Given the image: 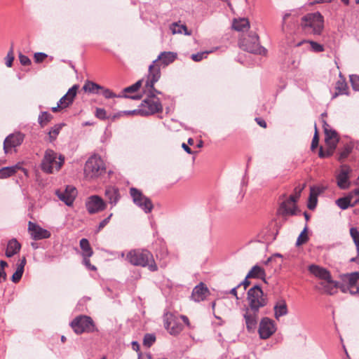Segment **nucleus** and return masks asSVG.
<instances>
[{
	"label": "nucleus",
	"mask_w": 359,
	"mask_h": 359,
	"mask_svg": "<svg viewBox=\"0 0 359 359\" xmlns=\"http://www.w3.org/2000/svg\"><path fill=\"white\" fill-rule=\"evenodd\" d=\"M25 139V135L20 132L8 135L4 141V151L8 154L13 148L22 144Z\"/></svg>",
	"instance_id": "2eb2a0df"
},
{
	"label": "nucleus",
	"mask_w": 359,
	"mask_h": 359,
	"mask_svg": "<svg viewBox=\"0 0 359 359\" xmlns=\"http://www.w3.org/2000/svg\"><path fill=\"white\" fill-rule=\"evenodd\" d=\"M320 285L323 287L325 292L331 295L335 292L337 287H340L339 283L336 281H334L332 283H327V282L324 281Z\"/></svg>",
	"instance_id": "37998d69"
},
{
	"label": "nucleus",
	"mask_w": 359,
	"mask_h": 359,
	"mask_svg": "<svg viewBox=\"0 0 359 359\" xmlns=\"http://www.w3.org/2000/svg\"><path fill=\"white\" fill-rule=\"evenodd\" d=\"M126 259L132 265L147 266L151 271H156L158 269L153 255L147 250H132L128 252Z\"/></svg>",
	"instance_id": "f03ea898"
},
{
	"label": "nucleus",
	"mask_w": 359,
	"mask_h": 359,
	"mask_svg": "<svg viewBox=\"0 0 359 359\" xmlns=\"http://www.w3.org/2000/svg\"><path fill=\"white\" fill-rule=\"evenodd\" d=\"M332 151H330V150H326V151H324L322 147L320 148V150H319V156L320 158H326V157H329L332 155Z\"/></svg>",
	"instance_id": "e2e57ef3"
},
{
	"label": "nucleus",
	"mask_w": 359,
	"mask_h": 359,
	"mask_svg": "<svg viewBox=\"0 0 359 359\" xmlns=\"http://www.w3.org/2000/svg\"><path fill=\"white\" fill-rule=\"evenodd\" d=\"M95 116L101 120H105V119L110 118V116H107L106 110L102 108H97L96 109Z\"/></svg>",
	"instance_id": "864d4df0"
},
{
	"label": "nucleus",
	"mask_w": 359,
	"mask_h": 359,
	"mask_svg": "<svg viewBox=\"0 0 359 359\" xmlns=\"http://www.w3.org/2000/svg\"><path fill=\"white\" fill-rule=\"evenodd\" d=\"M315 129H316V132L313 135L312 142H311V149L312 150H313L314 149H316L318 147V140H319L316 126H315Z\"/></svg>",
	"instance_id": "4d7b16f0"
},
{
	"label": "nucleus",
	"mask_w": 359,
	"mask_h": 359,
	"mask_svg": "<svg viewBox=\"0 0 359 359\" xmlns=\"http://www.w3.org/2000/svg\"><path fill=\"white\" fill-rule=\"evenodd\" d=\"M243 318L245 321L247 330L249 332H253L257 325L258 312L251 311L250 309L246 308Z\"/></svg>",
	"instance_id": "6ab92c4d"
},
{
	"label": "nucleus",
	"mask_w": 359,
	"mask_h": 359,
	"mask_svg": "<svg viewBox=\"0 0 359 359\" xmlns=\"http://www.w3.org/2000/svg\"><path fill=\"white\" fill-rule=\"evenodd\" d=\"M300 25L306 34L320 36L324 29V18L319 12L309 13L302 18Z\"/></svg>",
	"instance_id": "f257e3e1"
},
{
	"label": "nucleus",
	"mask_w": 359,
	"mask_h": 359,
	"mask_svg": "<svg viewBox=\"0 0 359 359\" xmlns=\"http://www.w3.org/2000/svg\"><path fill=\"white\" fill-rule=\"evenodd\" d=\"M177 57V53L173 52H162L159 54L158 57L155 60L158 63L160 61L164 66H168Z\"/></svg>",
	"instance_id": "cd10ccee"
},
{
	"label": "nucleus",
	"mask_w": 359,
	"mask_h": 359,
	"mask_svg": "<svg viewBox=\"0 0 359 359\" xmlns=\"http://www.w3.org/2000/svg\"><path fill=\"white\" fill-rule=\"evenodd\" d=\"M27 260L25 257H23L21 259H20L17 266L16 271L11 277L12 282L17 283L20 280L24 273V269Z\"/></svg>",
	"instance_id": "bb28decb"
},
{
	"label": "nucleus",
	"mask_w": 359,
	"mask_h": 359,
	"mask_svg": "<svg viewBox=\"0 0 359 359\" xmlns=\"http://www.w3.org/2000/svg\"><path fill=\"white\" fill-rule=\"evenodd\" d=\"M101 90H102V92L100 93L107 99L114 98V97H125V98H130L132 100H139L140 98V97L137 96V95H128L126 94L117 95L114 93H113L111 90H109V88H104V87L102 89H101Z\"/></svg>",
	"instance_id": "7c9ffc66"
},
{
	"label": "nucleus",
	"mask_w": 359,
	"mask_h": 359,
	"mask_svg": "<svg viewBox=\"0 0 359 359\" xmlns=\"http://www.w3.org/2000/svg\"><path fill=\"white\" fill-rule=\"evenodd\" d=\"M20 248V243L15 238L11 239L8 243L6 256L7 257H12L13 255L19 252Z\"/></svg>",
	"instance_id": "c85d7f7f"
},
{
	"label": "nucleus",
	"mask_w": 359,
	"mask_h": 359,
	"mask_svg": "<svg viewBox=\"0 0 359 359\" xmlns=\"http://www.w3.org/2000/svg\"><path fill=\"white\" fill-rule=\"evenodd\" d=\"M304 43L309 44L311 50L315 52V53H320V52L324 51L323 46L320 44V43H317V42H316V41H313L302 40V41L298 42L296 44V46H297V47L301 46H302Z\"/></svg>",
	"instance_id": "f704fd0d"
},
{
	"label": "nucleus",
	"mask_w": 359,
	"mask_h": 359,
	"mask_svg": "<svg viewBox=\"0 0 359 359\" xmlns=\"http://www.w3.org/2000/svg\"><path fill=\"white\" fill-rule=\"evenodd\" d=\"M307 230H308V228H307V226H306L304 228V229L302 230V231L300 233V234L299 235V236L297 239V241H296L297 246L302 245L306 243L309 241Z\"/></svg>",
	"instance_id": "49530a36"
},
{
	"label": "nucleus",
	"mask_w": 359,
	"mask_h": 359,
	"mask_svg": "<svg viewBox=\"0 0 359 359\" xmlns=\"http://www.w3.org/2000/svg\"><path fill=\"white\" fill-rule=\"evenodd\" d=\"M350 234L355 245L357 252H359V231L356 228L351 227L350 229Z\"/></svg>",
	"instance_id": "de8ad7c7"
},
{
	"label": "nucleus",
	"mask_w": 359,
	"mask_h": 359,
	"mask_svg": "<svg viewBox=\"0 0 359 359\" xmlns=\"http://www.w3.org/2000/svg\"><path fill=\"white\" fill-rule=\"evenodd\" d=\"M340 79L336 83L335 89L337 92L332 95V99L337 97L339 95H348L347 83L344 78L341 77V73L339 74Z\"/></svg>",
	"instance_id": "c756f323"
},
{
	"label": "nucleus",
	"mask_w": 359,
	"mask_h": 359,
	"mask_svg": "<svg viewBox=\"0 0 359 359\" xmlns=\"http://www.w3.org/2000/svg\"><path fill=\"white\" fill-rule=\"evenodd\" d=\"M123 115H125L124 114V111H118L111 116H110V119L111 121H115L116 119L117 118H119L120 117H121Z\"/></svg>",
	"instance_id": "69168bd1"
},
{
	"label": "nucleus",
	"mask_w": 359,
	"mask_h": 359,
	"mask_svg": "<svg viewBox=\"0 0 359 359\" xmlns=\"http://www.w3.org/2000/svg\"><path fill=\"white\" fill-rule=\"evenodd\" d=\"M124 114L128 116H134V115H140L142 116V112L140 107L134 110H126L124 111Z\"/></svg>",
	"instance_id": "052dcab7"
},
{
	"label": "nucleus",
	"mask_w": 359,
	"mask_h": 359,
	"mask_svg": "<svg viewBox=\"0 0 359 359\" xmlns=\"http://www.w3.org/2000/svg\"><path fill=\"white\" fill-rule=\"evenodd\" d=\"M65 126V123H58L55 124L53 127H52L48 132V137L50 142H53L57 139V135L60 133L62 127Z\"/></svg>",
	"instance_id": "ea45409f"
},
{
	"label": "nucleus",
	"mask_w": 359,
	"mask_h": 359,
	"mask_svg": "<svg viewBox=\"0 0 359 359\" xmlns=\"http://www.w3.org/2000/svg\"><path fill=\"white\" fill-rule=\"evenodd\" d=\"M19 166L18 165L13 166L4 167L0 169V179H6L14 175Z\"/></svg>",
	"instance_id": "c9c22d12"
},
{
	"label": "nucleus",
	"mask_w": 359,
	"mask_h": 359,
	"mask_svg": "<svg viewBox=\"0 0 359 359\" xmlns=\"http://www.w3.org/2000/svg\"><path fill=\"white\" fill-rule=\"evenodd\" d=\"M359 280V271L353 272L344 275V281L347 283L350 294L354 295L359 293V288L355 286Z\"/></svg>",
	"instance_id": "aec40b11"
},
{
	"label": "nucleus",
	"mask_w": 359,
	"mask_h": 359,
	"mask_svg": "<svg viewBox=\"0 0 359 359\" xmlns=\"http://www.w3.org/2000/svg\"><path fill=\"white\" fill-rule=\"evenodd\" d=\"M350 81L353 90L359 91V75H351Z\"/></svg>",
	"instance_id": "5fc2aeb1"
},
{
	"label": "nucleus",
	"mask_w": 359,
	"mask_h": 359,
	"mask_svg": "<svg viewBox=\"0 0 359 359\" xmlns=\"http://www.w3.org/2000/svg\"><path fill=\"white\" fill-rule=\"evenodd\" d=\"M163 325L170 334L178 335L183 330V325L178 316L167 312L163 315Z\"/></svg>",
	"instance_id": "1a4fd4ad"
},
{
	"label": "nucleus",
	"mask_w": 359,
	"mask_h": 359,
	"mask_svg": "<svg viewBox=\"0 0 359 359\" xmlns=\"http://www.w3.org/2000/svg\"><path fill=\"white\" fill-rule=\"evenodd\" d=\"M104 196L108 202L114 206L120 199V194L118 188L112 186L107 187L104 191Z\"/></svg>",
	"instance_id": "5701e85b"
},
{
	"label": "nucleus",
	"mask_w": 359,
	"mask_h": 359,
	"mask_svg": "<svg viewBox=\"0 0 359 359\" xmlns=\"http://www.w3.org/2000/svg\"><path fill=\"white\" fill-rule=\"evenodd\" d=\"M55 194L66 205L72 206L77 196V191L74 187L67 185L65 190H56Z\"/></svg>",
	"instance_id": "4468645a"
},
{
	"label": "nucleus",
	"mask_w": 359,
	"mask_h": 359,
	"mask_svg": "<svg viewBox=\"0 0 359 359\" xmlns=\"http://www.w3.org/2000/svg\"><path fill=\"white\" fill-rule=\"evenodd\" d=\"M161 68L156 60H154L149 67L147 79L145 83L155 84L161 78Z\"/></svg>",
	"instance_id": "4be33fe9"
},
{
	"label": "nucleus",
	"mask_w": 359,
	"mask_h": 359,
	"mask_svg": "<svg viewBox=\"0 0 359 359\" xmlns=\"http://www.w3.org/2000/svg\"><path fill=\"white\" fill-rule=\"evenodd\" d=\"M7 279V275L4 269H0V282H4Z\"/></svg>",
	"instance_id": "338daca9"
},
{
	"label": "nucleus",
	"mask_w": 359,
	"mask_h": 359,
	"mask_svg": "<svg viewBox=\"0 0 359 359\" xmlns=\"http://www.w3.org/2000/svg\"><path fill=\"white\" fill-rule=\"evenodd\" d=\"M28 230L34 240H41L50 237V233L48 230L41 228L40 226L29 222Z\"/></svg>",
	"instance_id": "a211bd4d"
},
{
	"label": "nucleus",
	"mask_w": 359,
	"mask_h": 359,
	"mask_svg": "<svg viewBox=\"0 0 359 359\" xmlns=\"http://www.w3.org/2000/svg\"><path fill=\"white\" fill-rule=\"evenodd\" d=\"M353 147L349 144L345 145L343 149L339 152L338 161H344L351 153Z\"/></svg>",
	"instance_id": "a18cd8bd"
},
{
	"label": "nucleus",
	"mask_w": 359,
	"mask_h": 359,
	"mask_svg": "<svg viewBox=\"0 0 359 359\" xmlns=\"http://www.w3.org/2000/svg\"><path fill=\"white\" fill-rule=\"evenodd\" d=\"M14 58L15 57L13 55V45L12 43L11 49L8 51V53L6 55V65L8 67H11L12 66Z\"/></svg>",
	"instance_id": "603ef678"
},
{
	"label": "nucleus",
	"mask_w": 359,
	"mask_h": 359,
	"mask_svg": "<svg viewBox=\"0 0 359 359\" xmlns=\"http://www.w3.org/2000/svg\"><path fill=\"white\" fill-rule=\"evenodd\" d=\"M208 293V287L204 285V283H201L194 288L191 294V298L194 302H199L204 300Z\"/></svg>",
	"instance_id": "b1692460"
},
{
	"label": "nucleus",
	"mask_w": 359,
	"mask_h": 359,
	"mask_svg": "<svg viewBox=\"0 0 359 359\" xmlns=\"http://www.w3.org/2000/svg\"><path fill=\"white\" fill-rule=\"evenodd\" d=\"M103 88V86L90 81H87L83 86L85 92L98 95L100 94V90Z\"/></svg>",
	"instance_id": "2f4dec72"
},
{
	"label": "nucleus",
	"mask_w": 359,
	"mask_h": 359,
	"mask_svg": "<svg viewBox=\"0 0 359 359\" xmlns=\"http://www.w3.org/2000/svg\"><path fill=\"white\" fill-rule=\"evenodd\" d=\"M156 341V336L154 334H146L143 339V344L145 346L150 347Z\"/></svg>",
	"instance_id": "8fccbe9b"
},
{
	"label": "nucleus",
	"mask_w": 359,
	"mask_h": 359,
	"mask_svg": "<svg viewBox=\"0 0 359 359\" xmlns=\"http://www.w3.org/2000/svg\"><path fill=\"white\" fill-rule=\"evenodd\" d=\"M106 207V203L97 195L89 196L86 201V210L91 215L105 210Z\"/></svg>",
	"instance_id": "ddd939ff"
},
{
	"label": "nucleus",
	"mask_w": 359,
	"mask_h": 359,
	"mask_svg": "<svg viewBox=\"0 0 359 359\" xmlns=\"http://www.w3.org/2000/svg\"><path fill=\"white\" fill-rule=\"evenodd\" d=\"M335 203L340 209L343 210H346L348 208L354 207L352 204V202H351L348 199V197L346 196L337 199Z\"/></svg>",
	"instance_id": "79ce46f5"
},
{
	"label": "nucleus",
	"mask_w": 359,
	"mask_h": 359,
	"mask_svg": "<svg viewBox=\"0 0 359 359\" xmlns=\"http://www.w3.org/2000/svg\"><path fill=\"white\" fill-rule=\"evenodd\" d=\"M83 257V264L86 266V268H88V269H90L91 271H95L96 270V267L94 265H92L90 264V259H89V258L90 257L84 256Z\"/></svg>",
	"instance_id": "6e6d98bb"
},
{
	"label": "nucleus",
	"mask_w": 359,
	"mask_h": 359,
	"mask_svg": "<svg viewBox=\"0 0 359 359\" xmlns=\"http://www.w3.org/2000/svg\"><path fill=\"white\" fill-rule=\"evenodd\" d=\"M46 57L47 55L44 53H36L34 54V60L36 62L39 63L41 62Z\"/></svg>",
	"instance_id": "bf43d9fd"
},
{
	"label": "nucleus",
	"mask_w": 359,
	"mask_h": 359,
	"mask_svg": "<svg viewBox=\"0 0 359 359\" xmlns=\"http://www.w3.org/2000/svg\"><path fill=\"white\" fill-rule=\"evenodd\" d=\"M354 176L353 168L346 164L341 165L335 176L337 187L341 190L348 189L352 185L351 179Z\"/></svg>",
	"instance_id": "6e6552de"
},
{
	"label": "nucleus",
	"mask_w": 359,
	"mask_h": 359,
	"mask_svg": "<svg viewBox=\"0 0 359 359\" xmlns=\"http://www.w3.org/2000/svg\"><path fill=\"white\" fill-rule=\"evenodd\" d=\"M19 60H20V63L22 65H29L31 64V60L30 59L26 56V55H22V53H20L19 55Z\"/></svg>",
	"instance_id": "13d9d810"
},
{
	"label": "nucleus",
	"mask_w": 359,
	"mask_h": 359,
	"mask_svg": "<svg viewBox=\"0 0 359 359\" xmlns=\"http://www.w3.org/2000/svg\"><path fill=\"white\" fill-rule=\"evenodd\" d=\"M239 46L245 51L259 55H264L266 48L260 46L259 36L256 33H250L247 36L241 39Z\"/></svg>",
	"instance_id": "0eeeda50"
},
{
	"label": "nucleus",
	"mask_w": 359,
	"mask_h": 359,
	"mask_svg": "<svg viewBox=\"0 0 359 359\" xmlns=\"http://www.w3.org/2000/svg\"><path fill=\"white\" fill-rule=\"evenodd\" d=\"M323 191L324 188L320 187H311L310 188V192L316 194L317 196L321 193H323Z\"/></svg>",
	"instance_id": "0e129e2a"
},
{
	"label": "nucleus",
	"mask_w": 359,
	"mask_h": 359,
	"mask_svg": "<svg viewBox=\"0 0 359 359\" xmlns=\"http://www.w3.org/2000/svg\"><path fill=\"white\" fill-rule=\"evenodd\" d=\"M144 93L147 97L158 99L156 95H161L162 93L154 88V84L145 83L144 84Z\"/></svg>",
	"instance_id": "4c0bfd02"
},
{
	"label": "nucleus",
	"mask_w": 359,
	"mask_h": 359,
	"mask_svg": "<svg viewBox=\"0 0 359 359\" xmlns=\"http://www.w3.org/2000/svg\"><path fill=\"white\" fill-rule=\"evenodd\" d=\"M276 325L273 320L264 317L259 325L258 333L260 339H267L271 337L276 331Z\"/></svg>",
	"instance_id": "f8f14e48"
},
{
	"label": "nucleus",
	"mask_w": 359,
	"mask_h": 359,
	"mask_svg": "<svg viewBox=\"0 0 359 359\" xmlns=\"http://www.w3.org/2000/svg\"><path fill=\"white\" fill-rule=\"evenodd\" d=\"M318 202V196L314 193H311L309 194V202L307 204V207L309 210H314L316 207Z\"/></svg>",
	"instance_id": "09e8293b"
},
{
	"label": "nucleus",
	"mask_w": 359,
	"mask_h": 359,
	"mask_svg": "<svg viewBox=\"0 0 359 359\" xmlns=\"http://www.w3.org/2000/svg\"><path fill=\"white\" fill-rule=\"evenodd\" d=\"M170 29L173 34L182 33L187 36H190L191 34V32L188 30L185 25H179L177 22H173L170 25Z\"/></svg>",
	"instance_id": "72a5a7b5"
},
{
	"label": "nucleus",
	"mask_w": 359,
	"mask_h": 359,
	"mask_svg": "<svg viewBox=\"0 0 359 359\" xmlns=\"http://www.w3.org/2000/svg\"><path fill=\"white\" fill-rule=\"evenodd\" d=\"M80 247L83 251L82 255L83 257H91L93 254V251L92 248L90 247V245L89 243V241L86 238H82L80 240L79 242Z\"/></svg>",
	"instance_id": "e433bc0d"
},
{
	"label": "nucleus",
	"mask_w": 359,
	"mask_h": 359,
	"mask_svg": "<svg viewBox=\"0 0 359 359\" xmlns=\"http://www.w3.org/2000/svg\"><path fill=\"white\" fill-rule=\"evenodd\" d=\"M309 271L314 276L322 280L327 282V283H334L330 271L323 267L316 264H311L309 266Z\"/></svg>",
	"instance_id": "f3484780"
},
{
	"label": "nucleus",
	"mask_w": 359,
	"mask_h": 359,
	"mask_svg": "<svg viewBox=\"0 0 359 359\" xmlns=\"http://www.w3.org/2000/svg\"><path fill=\"white\" fill-rule=\"evenodd\" d=\"M52 149H47L45 151L43 158L41 162V170L46 173H53L54 171H58L65 162V157L62 155L58 156Z\"/></svg>",
	"instance_id": "20e7f679"
},
{
	"label": "nucleus",
	"mask_w": 359,
	"mask_h": 359,
	"mask_svg": "<svg viewBox=\"0 0 359 359\" xmlns=\"http://www.w3.org/2000/svg\"><path fill=\"white\" fill-rule=\"evenodd\" d=\"M232 27L235 30L242 32L250 27V22L246 18L235 19L233 22Z\"/></svg>",
	"instance_id": "473e14b6"
},
{
	"label": "nucleus",
	"mask_w": 359,
	"mask_h": 359,
	"mask_svg": "<svg viewBox=\"0 0 359 359\" xmlns=\"http://www.w3.org/2000/svg\"><path fill=\"white\" fill-rule=\"evenodd\" d=\"M273 311L274 317L276 320L286 316L288 313V309L285 300L283 299L278 300L273 306Z\"/></svg>",
	"instance_id": "393cba45"
},
{
	"label": "nucleus",
	"mask_w": 359,
	"mask_h": 359,
	"mask_svg": "<svg viewBox=\"0 0 359 359\" xmlns=\"http://www.w3.org/2000/svg\"><path fill=\"white\" fill-rule=\"evenodd\" d=\"M106 170L104 161L97 155L91 156L86 162L84 175L88 179L96 178Z\"/></svg>",
	"instance_id": "423d86ee"
},
{
	"label": "nucleus",
	"mask_w": 359,
	"mask_h": 359,
	"mask_svg": "<svg viewBox=\"0 0 359 359\" xmlns=\"http://www.w3.org/2000/svg\"><path fill=\"white\" fill-rule=\"evenodd\" d=\"M78 88V85H74L68 90L67 93L60 99L57 102L59 103V105H61L62 109H65L73 103L76 95Z\"/></svg>",
	"instance_id": "412c9836"
},
{
	"label": "nucleus",
	"mask_w": 359,
	"mask_h": 359,
	"mask_svg": "<svg viewBox=\"0 0 359 359\" xmlns=\"http://www.w3.org/2000/svg\"><path fill=\"white\" fill-rule=\"evenodd\" d=\"M348 199L352 202L353 206L359 203V188H355L351 191H349L346 195Z\"/></svg>",
	"instance_id": "c03bdc74"
},
{
	"label": "nucleus",
	"mask_w": 359,
	"mask_h": 359,
	"mask_svg": "<svg viewBox=\"0 0 359 359\" xmlns=\"http://www.w3.org/2000/svg\"><path fill=\"white\" fill-rule=\"evenodd\" d=\"M265 270L258 265H255L247 274V278H259L266 283Z\"/></svg>",
	"instance_id": "a878e982"
},
{
	"label": "nucleus",
	"mask_w": 359,
	"mask_h": 359,
	"mask_svg": "<svg viewBox=\"0 0 359 359\" xmlns=\"http://www.w3.org/2000/svg\"><path fill=\"white\" fill-rule=\"evenodd\" d=\"M53 116L48 111H41L38 117V122L41 127L46 126L52 119Z\"/></svg>",
	"instance_id": "a19ab883"
},
{
	"label": "nucleus",
	"mask_w": 359,
	"mask_h": 359,
	"mask_svg": "<svg viewBox=\"0 0 359 359\" xmlns=\"http://www.w3.org/2000/svg\"><path fill=\"white\" fill-rule=\"evenodd\" d=\"M303 187L299 190V192L297 195H291L288 200L283 201L280 206V212L282 215H296V206L294 203L297 201L298 198L300 196V192L302 191Z\"/></svg>",
	"instance_id": "dca6fc26"
},
{
	"label": "nucleus",
	"mask_w": 359,
	"mask_h": 359,
	"mask_svg": "<svg viewBox=\"0 0 359 359\" xmlns=\"http://www.w3.org/2000/svg\"><path fill=\"white\" fill-rule=\"evenodd\" d=\"M111 217H112V213H111L107 218H105L102 221H101L98 225L97 231H100L102 229H103L109 223Z\"/></svg>",
	"instance_id": "680f3d73"
},
{
	"label": "nucleus",
	"mask_w": 359,
	"mask_h": 359,
	"mask_svg": "<svg viewBox=\"0 0 359 359\" xmlns=\"http://www.w3.org/2000/svg\"><path fill=\"white\" fill-rule=\"evenodd\" d=\"M143 79L138 80L134 84H133V87L135 91H137L142 85Z\"/></svg>",
	"instance_id": "774afa93"
},
{
	"label": "nucleus",
	"mask_w": 359,
	"mask_h": 359,
	"mask_svg": "<svg viewBox=\"0 0 359 359\" xmlns=\"http://www.w3.org/2000/svg\"><path fill=\"white\" fill-rule=\"evenodd\" d=\"M329 127L330 126L326 122H324L323 128L325 135V141L328 142L329 140H334L336 143L338 142L337 133L334 130L328 129Z\"/></svg>",
	"instance_id": "58836bf2"
},
{
	"label": "nucleus",
	"mask_w": 359,
	"mask_h": 359,
	"mask_svg": "<svg viewBox=\"0 0 359 359\" xmlns=\"http://www.w3.org/2000/svg\"><path fill=\"white\" fill-rule=\"evenodd\" d=\"M130 194L133 203L145 213H149L152 210L154 206L151 201L144 196L140 190L132 187L130 189Z\"/></svg>",
	"instance_id": "9d476101"
},
{
	"label": "nucleus",
	"mask_w": 359,
	"mask_h": 359,
	"mask_svg": "<svg viewBox=\"0 0 359 359\" xmlns=\"http://www.w3.org/2000/svg\"><path fill=\"white\" fill-rule=\"evenodd\" d=\"M210 53H212V50H210V51H204V52L197 53L196 54H192L191 56V58L194 61H195V62H200L203 59L206 58L207 55Z\"/></svg>",
	"instance_id": "3c124183"
},
{
	"label": "nucleus",
	"mask_w": 359,
	"mask_h": 359,
	"mask_svg": "<svg viewBox=\"0 0 359 359\" xmlns=\"http://www.w3.org/2000/svg\"><path fill=\"white\" fill-rule=\"evenodd\" d=\"M142 116L153 115L163 111V106L159 99L146 97L140 105Z\"/></svg>",
	"instance_id": "9b49d317"
},
{
	"label": "nucleus",
	"mask_w": 359,
	"mask_h": 359,
	"mask_svg": "<svg viewBox=\"0 0 359 359\" xmlns=\"http://www.w3.org/2000/svg\"><path fill=\"white\" fill-rule=\"evenodd\" d=\"M247 300L249 306L248 309L255 312H259V309L265 306L268 302L266 295L264 294L261 287L258 285L248 291Z\"/></svg>",
	"instance_id": "7ed1b4c3"
},
{
	"label": "nucleus",
	"mask_w": 359,
	"mask_h": 359,
	"mask_svg": "<svg viewBox=\"0 0 359 359\" xmlns=\"http://www.w3.org/2000/svg\"><path fill=\"white\" fill-rule=\"evenodd\" d=\"M69 325L77 334L92 333L97 331L92 318L86 315L77 316L71 321Z\"/></svg>",
	"instance_id": "39448f33"
}]
</instances>
